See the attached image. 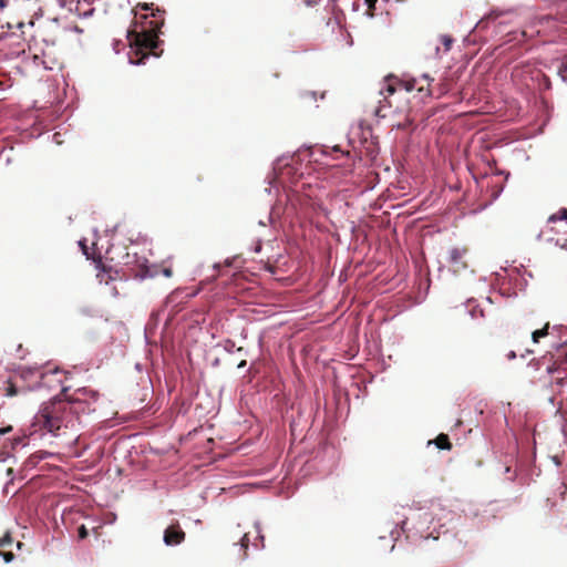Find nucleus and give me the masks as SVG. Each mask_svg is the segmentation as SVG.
<instances>
[{"label": "nucleus", "mask_w": 567, "mask_h": 567, "mask_svg": "<svg viewBox=\"0 0 567 567\" xmlns=\"http://www.w3.org/2000/svg\"><path fill=\"white\" fill-rule=\"evenodd\" d=\"M558 220H567V207L559 209L556 214H553L548 218V223H556Z\"/></svg>", "instance_id": "nucleus-12"}, {"label": "nucleus", "mask_w": 567, "mask_h": 567, "mask_svg": "<svg viewBox=\"0 0 567 567\" xmlns=\"http://www.w3.org/2000/svg\"><path fill=\"white\" fill-rule=\"evenodd\" d=\"M2 79H0V90H4L7 87H11V80L7 76L8 73H0Z\"/></svg>", "instance_id": "nucleus-14"}, {"label": "nucleus", "mask_w": 567, "mask_h": 567, "mask_svg": "<svg viewBox=\"0 0 567 567\" xmlns=\"http://www.w3.org/2000/svg\"><path fill=\"white\" fill-rule=\"evenodd\" d=\"M0 555L3 557L6 563H10L14 558V555L11 550H6V551L0 550Z\"/></svg>", "instance_id": "nucleus-17"}, {"label": "nucleus", "mask_w": 567, "mask_h": 567, "mask_svg": "<svg viewBox=\"0 0 567 567\" xmlns=\"http://www.w3.org/2000/svg\"><path fill=\"white\" fill-rule=\"evenodd\" d=\"M557 71H567V56H564L560 64L557 66Z\"/></svg>", "instance_id": "nucleus-19"}, {"label": "nucleus", "mask_w": 567, "mask_h": 567, "mask_svg": "<svg viewBox=\"0 0 567 567\" xmlns=\"http://www.w3.org/2000/svg\"><path fill=\"white\" fill-rule=\"evenodd\" d=\"M561 247L567 249V239H564V243H561Z\"/></svg>", "instance_id": "nucleus-26"}, {"label": "nucleus", "mask_w": 567, "mask_h": 567, "mask_svg": "<svg viewBox=\"0 0 567 567\" xmlns=\"http://www.w3.org/2000/svg\"><path fill=\"white\" fill-rule=\"evenodd\" d=\"M62 8L68 9L70 12L76 13L79 17H89L93 13L94 9L87 0H58Z\"/></svg>", "instance_id": "nucleus-6"}, {"label": "nucleus", "mask_w": 567, "mask_h": 567, "mask_svg": "<svg viewBox=\"0 0 567 567\" xmlns=\"http://www.w3.org/2000/svg\"><path fill=\"white\" fill-rule=\"evenodd\" d=\"M4 6H6L4 0H0V9L4 8Z\"/></svg>", "instance_id": "nucleus-27"}, {"label": "nucleus", "mask_w": 567, "mask_h": 567, "mask_svg": "<svg viewBox=\"0 0 567 567\" xmlns=\"http://www.w3.org/2000/svg\"><path fill=\"white\" fill-rule=\"evenodd\" d=\"M21 546H22V543L18 542V543H17V547H18V548H21Z\"/></svg>", "instance_id": "nucleus-30"}, {"label": "nucleus", "mask_w": 567, "mask_h": 567, "mask_svg": "<svg viewBox=\"0 0 567 567\" xmlns=\"http://www.w3.org/2000/svg\"><path fill=\"white\" fill-rule=\"evenodd\" d=\"M431 81L427 73H420L419 76H410L409 73H403L400 79L393 73H389L385 78L386 92L391 95L398 90H405L406 92L416 91L419 93L425 92L432 94Z\"/></svg>", "instance_id": "nucleus-4"}, {"label": "nucleus", "mask_w": 567, "mask_h": 567, "mask_svg": "<svg viewBox=\"0 0 567 567\" xmlns=\"http://www.w3.org/2000/svg\"><path fill=\"white\" fill-rule=\"evenodd\" d=\"M385 107H386V105H385V104H380L379 106H377V107L374 109V112H373V113H374V115H375L377 117H379V118H383V117H385V116H386V113L384 112V111H385Z\"/></svg>", "instance_id": "nucleus-16"}, {"label": "nucleus", "mask_w": 567, "mask_h": 567, "mask_svg": "<svg viewBox=\"0 0 567 567\" xmlns=\"http://www.w3.org/2000/svg\"><path fill=\"white\" fill-rule=\"evenodd\" d=\"M164 275L166 277H171L172 276V270L169 268L164 269Z\"/></svg>", "instance_id": "nucleus-23"}, {"label": "nucleus", "mask_w": 567, "mask_h": 567, "mask_svg": "<svg viewBox=\"0 0 567 567\" xmlns=\"http://www.w3.org/2000/svg\"><path fill=\"white\" fill-rule=\"evenodd\" d=\"M468 249L463 248H453L450 252L449 264L454 272H460L467 268V256Z\"/></svg>", "instance_id": "nucleus-7"}, {"label": "nucleus", "mask_w": 567, "mask_h": 567, "mask_svg": "<svg viewBox=\"0 0 567 567\" xmlns=\"http://www.w3.org/2000/svg\"><path fill=\"white\" fill-rule=\"evenodd\" d=\"M434 443L440 450H451L452 449V443L450 442V437H449V435H446L444 433L439 434L436 436V439L434 440Z\"/></svg>", "instance_id": "nucleus-10"}, {"label": "nucleus", "mask_w": 567, "mask_h": 567, "mask_svg": "<svg viewBox=\"0 0 567 567\" xmlns=\"http://www.w3.org/2000/svg\"><path fill=\"white\" fill-rule=\"evenodd\" d=\"M507 358H508L509 360H513V359H515V358H516V353H515L514 351H511V352L507 354Z\"/></svg>", "instance_id": "nucleus-22"}, {"label": "nucleus", "mask_w": 567, "mask_h": 567, "mask_svg": "<svg viewBox=\"0 0 567 567\" xmlns=\"http://www.w3.org/2000/svg\"><path fill=\"white\" fill-rule=\"evenodd\" d=\"M157 13H159V14L157 16L155 13H152V19H161L162 18L164 20L163 16L161 13V10H157Z\"/></svg>", "instance_id": "nucleus-21"}, {"label": "nucleus", "mask_w": 567, "mask_h": 567, "mask_svg": "<svg viewBox=\"0 0 567 567\" xmlns=\"http://www.w3.org/2000/svg\"><path fill=\"white\" fill-rule=\"evenodd\" d=\"M564 354L565 360H553V354H545L537 360H533L529 365L539 372L538 377H534V383H540L544 388H560L567 374V342L559 347V357Z\"/></svg>", "instance_id": "nucleus-3"}, {"label": "nucleus", "mask_w": 567, "mask_h": 567, "mask_svg": "<svg viewBox=\"0 0 567 567\" xmlns=\"http://www.w3.org/2000/svg\"><path fill=\"white\" fill-rule=\"evenodd\" d=\"M66 390H63L65 393ZM54 399L44 403L35 414L33 426L45 430L53 435H60L63 429L73 427L80 414L94 412L100 393L91 388L76 389L71 395Z\"/></svg>", "instance_id": "nucleus-1"}, {"label": "nucleus", "mask_w": 567, "mask_h": 567, "mask_svg": "<svg viewBox=\"0 0 567 567\" xmlns=\"http://www.w3.org/2000/svg\"><path fill=\"white\" fill-rule=\"evenodd\" d=\"M140 30L130 33L131 52L128 59L132 64H142L150 56L159 58L163 50L159 49L161 41L158 34L164 20L150 19L147 16L143 17Z\"/></svg>", "instance_id": "nucleus-2"}, {"label": "nucleus", "mask_w": 567, "mask_h": 567, "mask_svg": "<svg viewBox=\"0 0 567 567\" xmlns=\"http://www.w3.org/2000/svg\"><path fill=\"white\" fill-rule=\"evenodd\" d=\"M305 2L307 6H312L315 3V1H312V0H306Z\"/></svg>", "instance_id": "nucleus-25"}, {"label": "nucleus", "mask_w": 567, "mask_h": 567, "mask_svg": "<svg viewBox=\"0 0 567 567\" xmlns=\"http://www.w3.org/2000/svg\"><path fill=\"white\" fill-rule=\"evenodd\" d=\"M13 543V539L9 532H7L2 537H0V547L7 548L11 546Z\"/></svg>", "instance_id": "nucleus-13"}, {"label": "nucleus", "mask_w": 567, "mask_h": 567, "mask_svg": "<svg viewBox=\"0 0 567 567\" xmlns=\"http://www.w3.org/2000/svg\"><path fill=\"white\" fill-rule=\"evenodd\" d=\"M144 10H148L150 9V6L147 3L143 4L142 7Z\"/></svg>", "instance_id": "nucleus-29"}, {"label": "nucleus", "mask_w": 567, "mask_h": 567, "mask_svg": "<svg viewBox=\"0 0 567 567\" xmlns=\"http://www.w3.org/2000/svg\"><path fill=\"white\" fill-rule=\"evenodd\" d=\"M186 534L178 523L169 525L164 530L163 540L167 546H176L185 540Z\"/></svg>", "instance_id": "nucleus-8"}, {"label": "nucleus", "mask_w": 567, "mask_h": 567, "mask_svg": "<svg viewBox=\"0 0 567 567\" xmlns=\"http://www.w3.org/2000/svg\"><path fill=\"white\" fill-rule=\"evenodd\" d=\"M240 544H241V547L245 548V550L248 548L249 538L246 534L241 537Z\"/></svg>", "instance_id": "nucleus-20"}, {"label": "nucleus", "mask_w": 567, "mask_h": 567, "mask_svg": "<svg viewBox=\"0 0 567 567\" xmlns=\"http://www.w3.org/2000/svg\"><path fill=\"white\" fill-rule=\"evenodd\" d=\"M0 391L8 398H13L27 392L25 388H18L11 380L6 381L3 386H0Z\"/></svg>", "instance_id": "nucleus-9"}, {"label": "nucleus", "mask_w": 567, "mask_h": 567, "mask_svg": "<svg viewBox=\"0 0 567 567\" xmlns=\"http://www.w3.org/2000/svg\"><path fill=\"white\" fill-rule=\"evenodd\" d=\"M455 40L449 35V34H442L440 35L435 42L427 43V55H434L437 58H442L441 51L444 53L451 51L452 45L454 44Z\"/></svg>", "instance_id": "nucleus-5"}, {"label": "nucleus", "mask_w": 567, "mask_h": 567, "mask_svg": "<svg viewBox=\"0 0 567 567\" xmlns=\"http://www.w3.org/2000/svg\"><path fill=\"white\" fill-rule=\"evenodd\" d=\"M10 430H11V426L4 427V429H0V433L4 434V433H8Z\"/></svg>", "instance_id": "nucleus-24"}, {"label": "nucleus", "mask_w": 567, "mask_h": 567, "mask_svg": "<svg viewBox=\"0 0 567 567\" xmlns=\"http://www.w3.org/2000/svg\"><path fill=\"white\" fill-rule=\"evenodd\" d=\"M245 364H246V361H241V362L238 364V368H243V367H245Z\"/></svg>", "instance_id": "nucleus-28"}, {"label": "nucleus", "mask_w": 567, "mask_h": 567, "mask_svg": "<svg viewBox=\"0 0 567 567\" xmlns=\"http://www.w3.org/2000/svg\"><path fill=\"white\" fill-rule=\"evenodd\" d=\"M378 0H364V4L368 7L367 13L370 17L374 16L375 3Z\"/></svg>", "instance_id": "nucleus-15"}, {"label": "nucleus", "mask_w": 567, "mask_h": 567, "mask_svg": "<svg viewBox=\"0 0 567 567\" xmlns=\"http://www.w3.org/2000/svg\"><path fill=\"white\" fill-rule=\"evenodd\" d=\"M89 535V532L84 525H81L78 529V536L80 539L86 538Z\"/></svg>", "instance_id": "nucleus-18"}, {"label": "nucleus", "mask_w": 567, "mask_h": 567, "mask_svg": "<svg viewBox=\"0 0 567 567\" xmlns=\"http://www.w3.org/2000/svg\"><path fill=\"white\" fill-rule=\"evenodd\" d=\"M549 323L547 322L542 329L535 330L532 333L533 342L538 343L540 338H544L548 334Z\"/></svg>", "instance_id": "nucleus-11"}]
</instances>
